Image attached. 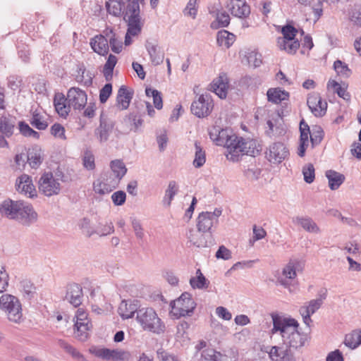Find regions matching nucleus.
Returning a JSON list of instances; mask_svg holds the SVG:
<instances>
[{
  "label": "nucleus",
  "mask_w": 361,
  "mask_h": 361,
  "mask_svg": "<svg viewBox=\"0 0 361 361\" xmlns=\"http://www.w3.org/2000/svg\"><path fill=\"white\" fill-rule=\"evenodd\" d=\"M209 135L216 145L226 148V158L233 162L238 161L244 155L255 157L259 154L254 140L238 137L231 129H220L219 127L214 126L209 130Z\"/></svg>",
  "instance_id": "nucleus-1"
},
{
  "label": "nucleus",
  "mask_w": 361,
  "mask_h": 361,
  "mask_svg": "<svg viewBox=\"0 0 361 361\" xmlns=\"http://www.w3.org/2000/svg\"><path fill=\"white\" fill-rule=\"evenodd\" d=\"M271 316L273 322L271 334L280 332L283 344L289 349L291 348L297 349L304 345L305 336L298 331L299 324L295 319L284 318L276 313H272Z\"/></svg>",
  "instance_id": "nucleus-2"
},
{
  "label": "nucleus",
  "mask_w": 361,
  "mask_h": 361,
  "mask_svg": "<svg viewBox=\"0 0 361 361\" xmlns=\"http://www.w3.org/2000/svg\"><path fill=\"white\" fill-rule=\"evenodd\" d=\"M136 320L145 331L160 334L165 330V325L152 307H142L138 310Z\"/></svg>",
  "instance_id": "nucleus-3"
},
{
  "label": "nucleus",
  "mask_w": 361,
  "mask_h": 361,
  "mask_svg": "<svg viewBox=\"0 0 361 361\" xmlns=\"http://www.w3.org/2000/svg\"><path fill=\"white\" fill-rule=\"evenodd\" d=\"M144 0H109L106 3V7L108 13L114 16L118 17L123 15L124 19L127 21L131 18L133 8L136 10L135 16H140V4H143Z\"/></svg>",
  "instance_id": "nucleus-4"
},
{
  "label": "nucleus",
  "mask_w": 361,
  "mask_h": 361,
  "mask_svg": "<svg viewBox=\"0 0 361 361\" xmlns=\"http://www.w3.org/2000/svg\"><path fill=\"white\" fill-rule=\"evenodd\" d=\"M0 310L11 322L20 324L23 320L21 303L13 295L3 294L0 297Z\"/></svg>",
  "instance_id": "nucleus-5"
},
{
  "label": "nucleus",
  "mask_w": 361,
  "mask_h": 361,
  "mask_svg": "<svg viewBox=\"0 0 361 361\" xmlns=\"http://www.w3.org/2000/svg\"><path fill=\"white\" fill-rule=\"evenodd\" d=\"M196 305L197 304L192 295L188 292H184L178 299L171 303V313L176 318L191 316Z\"/></svg>",
  "instance_id": "nucleus-6"
},
{
  "label": "nucleus",
  "mask_w": 361,
  "mask_h": 361,
  "mask_svg": "<svg viewBox=\"0 0 361 361\" xmlns=\"http://www.w3.org/2000/svg\"><path fill=\"white\" fill-rule=\"evenodd\" d=\"M214 108V102L209 93L202 94L197 100L193 101L190 106L192 114L198 118L207 117Z\"/></svg>",
  "instance_id": "nucleus-7"
},
{
  "label": "nucleus",
  "mask_w": 361,
  "mask_h": 361,
  "mask_svg": "<svg viewBox=\"0 0 361 361\" xmlns=\"http://www.w3.org/2000/svg\"><path fill=\"white\" fill-rule=\"evenodd\" d=\"M326 296L327 290L321 289L318 292V298L311 300L308 302V305L302 306L300 308V314L302 317L303 322L307 326H310V323L312 322L310 317L311 315L321 307Z\"/></svg>",
  "instance_id": "nucleus-8"
},
{
  "label": "nucleus",
  "mask_w": 361,
  "mask_h": 361,
  "mask_svg": "<svg viewBox=\"0 0 361 361\" xmlns=\"http://www.w3.org/2000/svg\"><path fill=\"white\" fill-rule=\"evenodd\" d=\"M18 209L13 219L18 223L28 227L37 222L38 214L30 204L21 201Z\"/></svg>",
  "instance_id": "nucleus-9"
},
{
  "label": "nucleus",
  "mask_w": 361,
  "mask_h": 361,
  "mask_svg": "<svg viewBox=\"0 0 361 361\" xmlns=\"http://www.w3.org/2000/svg\"><path fill=\"white\" fill-rule=\"evenodd\" d=\"M39 190L44 195L51 197L60 192L61 185L54 178L52 173H44L39 180Z\"/></svg>",
  "instance_id": "nucleus-10"
},
{
  "label": "nucleus",
  "mask_w": 361,
  "mask_h": 361,
  "mask_svg": "<svg viewBox=\"0 0 361 361\" xmlns=\"http://www.w3.org/2000/svg\"><path fill=\"white\" fill-rule=\"evenodd\" d=\"M289 156V149L281 142L271 144L268 151L266 152V157L269 161L273 164H280Z\"/></svg>",
  "instance_id": "nucleus-11"
},
{
  "label": "nucleus",
  "mask_w": 361,
  "mask_h": 361,
  "mask_svg": "<svg viewBox=\"0 0 361 361\" xmlns=\"http://www.w3.org/2000/svg\"><path fill=\"white\" fill-rule=\"evenodd\" d=\"M117 185V180L113 179L111 173H104L93 183V190L96 193L104 195L111 192Z\"/></svg>",
  "instance_id": "nucleus-12"
},
{
  "label": "nucleus",
  "mask_w": 361,
  "mask_h": 361,
  "mask_svg": "<svg viewBox=\"0 0 361 361\" xmlns=\"http://www.w3.org/2000/svg\"><path fill=\"white\" fill-rule=\"evenodd\" d=\"M68 103L75 110H81L87 104V94L79 87H71L67 93Z\"/></svg>",
  "instance_id": "nucleus-13"
},
{
  "label": "nucleus",
  "mask_w": 361,
  "mask_h": 361,
  "mask_svg": "<svg viewBox=\"0 0 361 361\" xmlns=\"http://www.w3.org/2000/svg\"><path fill=\"white\" fill-rule=\"evenodd\" d=\"M98 357L113 361H127L130 358V353L127 351L109 348H99L92 351Z\"/></svg>",
  "instance_id": "nucleus-14"
},
{
  "label": "nucleus",
  "mask_w": 361,
  "mask_h": 361,
  "mask_svg": "<svg viewBox=\"0 0 361 361\" xmlns=\"http://www.w3.org/2000/svg\"><path fill=\"white\" fill-rule=\"evenodd\" d=\"M128 11V12L130 13V9ZM135 11V8L132 9L131 12H133V13L131 14V18L127 20L128 30L124 41L126 46L131 44V36L139 35L142 30V23H141V17L136 16L135 14H134L136 12Z\"/></svg>",
  "instance_id": "nucleus-15"
},
{
  "label": "nucleus",
  "mask_w": 361,
  "mask_h": 361,
  "mask_svg": "<svg viewBox=\"0 0 361 361\" xmlns=\"http://www.w3.org/2000/svg\"><path fill=\"white\" fill-rule=\"evenodd\" d=\"M188 238L190 243L197 247H210L214 244V238L211 233H202L199 230L190 231Z\"/></svg>",
  "instance_id": "nucleus-16"
},
{
  "label": "nucleus",
  "mask_w": 361,
  "mask_h": 361,
  "mask_svg": "<svg viewBox=\"0 0 361 361\" xmlns=\"http://www.w3.org/2000/svg\"><path fill=\"white\" fill-rule=\"evenodd\" d=\"M307 104L311 112L317 117H322L326 112L327 103L322 101L319 93L314 92L310 94L307 99Z\"/></svg>",
  "instance_id": "nucleus-17"
},
{
  "label": "nucleus",
  "mask_w": 361,
  "mask_h": 361,
  "mask_svg": "<svg viewBox=\"0 0 361 361\" xmlns=\"http://www.w3.org/2000/svg\"><path fill=\"white\" fill-rule=\"evenodd\" d=\"M16 188L18 192L25 195H28L29 197L32 198L37 196V192L32 184V178L27 174H23L16 179Z\"/></svg>",
  "instance_id": "nucleus-18"
},
{
  "label": "nucleus",
  "mask_w": 361,
  "mask_h": 361,
  "mask_svg": "<svg viewBox=\"0 0 361 361\" xmlns=\"http://www.w3.org/2000/svg\"><path fill=\"white\" fill-rule=\"evenodd\" d=\"M83 297L82 289L78 283H70L66 287L65 300L73 307H79L82 303Z\"/></svg>",
  "instance_id": "nucleus-19"
},
{
  "label": "nucleus",
  "mask_w": 361,
  "mask_h": 361,
  "mask_svg": "<svg viewBox=\"0 0 361 361\" xmlns=\"http://www.w3.org/2000/svg\"><path fill=\"white\" fill-rule=\"evenodd\" d=\"M210 85L211 90L215 92L221 99L226 97L228 80L225 73H220L219 77L214 79Z\"/></svg>",
  "instance_id": "nucleus-20"
},
{
  "label": "nucleus",
  "mask_w": 361,
  "mask_h": 361,
  "mask_svg": "<svg viewBox=\"0 0 361 361\" xmlns=\"http://www.w3.org/2000/svg\"><path fill=\"white\" fill-rule=\"evenodd\" d=\"M269 355L273 361H295L293 352L286 346L271 347Z\"/></svg>",
  "instance_id": "nucleus-21"
},
{
  "label": "nucleus",
  "mask_w": 361,
  "mask_h": 361,
  "mask_svg": "<svg viewBox=\"0 0 361 361\" xmlns=\"http://www.w3.org/2000/svg\"><path fill=\"white\" fill-rule=\"evenodd\" d=\"M90 45L92 50L99 55L105 56L109 50L108 38L106 35H97L90 39Z\"/></svg>",
  "instance_id": "nucleus-22"
},
{
  "label": "nucleus",
  "mask_w": 361,
  "mask_h": 361,
  "mask_svg": "<svg viewBox=\"0 0 361 361\" xmlns=\"http://www.w3.org/2000/svg\"><path fill=\"white\" fill-rule=\"evenodd\" d=\"M113 128L114 123L101 115L99 126L95 129L94 134L100 142H106L108 140Z\"/></svg>",
  "instance_id": "nucleus-23"
},
{
  "label": "nucleus",
  "mask_w": 361,
  "mask_h": 361,
  "mask_svg": "<svg viewBox=\"0 0 361 361\" xmlns=\"http://www.w3.org/2000/svg\"><path fill=\"white\" fill-rule=\"evenodd\" d=\"M145 48L149 55L150 61L154 66H158L163 63L164 54L160 51L158 44L155 42L147 40Z\"/></svg>",
  "instance_id": "nucleus-24"
},
{
  "label": "nucleus",
  "mask_w": 361,
  "mask_h": 361,
  "mask_svg": "<svg viewBox=\"0 0 361 361\" xmlns=\"http://www.w3.org/2000/svg\"><path fill=\"white\" fill-rule=\"evenodd\" d=\"M20 202L21 201H13L11 199L5 200L0 205V214L2 216L13 220Z\"/></svg>",
  "instance_id": "nucleus-25"
},
{
  "label": "nucleus",
  "mask_w": 361,
  "mask_h": 361,
  "mask_svg": "<svg viewBox=\"0 0 361 361\" xmlns=\"http://www.w3.org/2000/svg\"><path fill=\"white\" fill-rule=\"evenodd\" d=\"M133 96V92L130 91L125 85H122L118 91L116 97V105L121 110H126L128 108Z\"/></svg>",
  "instance_id": "nucleus-26"
},
{
  "label": "nucleus",
  "mask_w": 361,
  "mask_h": 361,
  "mask_svg": "<svg viewBox=\"0 0 361 361\" xmlns=\"http://www.w3.org/2000/svg\"><path fill=\"white\" fill-rule=\"evenodd\" d=\"M67 99L62 93H56L54 99V105L61 117L66 118L71 111V105L66 104Z\"/></svg>",
  "instance_id": "nucleus-27"
},
{
  "label": "nucleus",
  "mask_w": 361,
  "mask_h": 361,
  "mask_svg": "<svg viewBox=\"0 0 361 361\" xmlns=\"http://www.w3.org/2000/svg\"><path fill=\"white\" fill-rule=\"evenodd\" d=\"M209 212H201L197 220V228L202 233H212V228L216 224L209 216Z\"/></svg>",
  "instance_id": "nucleus-28"
},
{
  "label": "nucleus",
  "mask_w": 361,
  "mask_h": 361,
  "mask_svg": "<svg viewBox=\"0 0 361 361\" xmlns=\"http://www.w3.org/2000/svg\"><path fill=\"white\" fill-rule=\"evenodd\" d=\"M16 125V118L10 115L2 116L0 118V132L9 137L13 134Z\"/></svg>",
  "instance_id": "nucleus-29"
},
{
  "label": "nucleus",
  "mask_w": 361,
  "mask_h": 361,
  "mask_svg": "<svg viewBox=\"0 0 361 361\" xmlns=\"http://www.w3.org/2000/svg\"><path fill=\"white\" fill-rule=\"evenodd\" d=\"M138 310L136 304L122 300L119 305L118 312L123 319H127L133 317Z\"/></svg>",
  "instance_id": "nucleus-30"
},
{
  "label": "nucleus",
  "mask_w": 361,
  "mask_h": 361,
  "mask_svg": "<svg viewBox=\"0 0 361 361\" xmlns=\"http://www.w3.org/2000/svg\"><path fill=\"white\" fill-rule=\"evenodd\" d=\"M293 223L300 225L309 233H318L320 232L319 226L310 217L296 216L293 219Z\"/></svg>",
  "instance_id": "nucleus-31"
},
{
  "label": "nucleus",
  "mask_w": 361,
  "mask_h": 361,
  "mask_svg": "<svg viewBox=\"0 0 361 361\" xmlns=\"http://www.w3.org/2000/svg\"><path fill=\"white\" fill-rule=\"evenodd\" d=\"M110 167L111 169V174L115 177L113 178L114 180H117V183L118 184L119 181L122 179V178L127 173V168L126 167L125 164L121 159H115L111 161Z\"/></svg>",
  "instance_id": "nucleus-32"
},
{
  "label": "nucleus",
  "mask_w": 361,
  "mask_h": 361,
  "mask_svg": "<svg viewBox=\"0 0 361 361\" xmlns=\"http://www.w3.org/2000/svg\"><path fill=\"white\" fill-rule=\"evenodd\" d=\"M227 7L231 14L238 18H247L250 13V6L245 2L240 6L239 4H233V1L231 0Z\"/></svg>",
  "instance_id": "nucleus-33"
},
{
  "label": "nucleus",
  "mask_w": 361,
  "mask_h": 361,
  "mask_svg": "<svg viewBox=\"0 0 361 361\" xmlns=\"http://www.w3.org/2000/svg\"><path fill=\"white\" fill-rule=\"evenodd\" d=\"M267 95L268 101L274 104H279L283 101L288 100L289 97V93L280 88L269 89Z\"/></svg>",
  "instance_id": "nucleus-34"
},
{
  "label": "nucleus",
  "mask_w": 361,
  "mask_h": 361,
  "mask_svg": "<svg viewBox=\"0 0 361 361\" xmlns=\"http://www.w3.org/2000/svg\"><path fill=\"white\" fill-rule=\"evenodd\" d=\"M326 176L329 180V186L332 190H337L345 179L343 174L334 170L327 171Z\"/></svg>",
  "instance_id": "nucleus-35"
},
{
  "label": "nucleus",
  "mask_w": 361,
  "mask_h": 361,
  "mask_svg": "<svg viewBox=\"0 0 361 361\" xmlns=\"http://www.w3.org/2000/svg\"><path fill=\"white\" fill-rule=\"evenodd\" d=\"M235 36L226 30H221L217 32L216 42L219 46H224L229 48L235 42Z\"/></svg>",
  "instance_id": "nucleus-36"
},
{
  "label": "nucleus",
  "mask_w": 361,
  "mask_h": 361,
  "mask_svg": "<svg viewBox=\"0 0 361 361\" xmlns=\"http://www.w3.org/2000/svg\"><path fill=\"white\" fill-rule=\"evenodd\" d=\"M179 190L178 185L175 180H171L169 183L168 187L165 190V194L163 197V204L166 207H170L171 202L175 195L178 193Z\"/></svg>",
  "instance_id": "nucleus-37"
},
{
  "label": "nucleus",
  "mask_w": 361,
  "mask_h": 361,
  "mask_svg": "<svg viewBox=\"0 0 361 361\" xmlns=\"http://www.w3.org/2000/svg\"><path fill=\"white\" fill-rule=\"evenodd\" d=\"M77 72L78 74L75 76V80L78 82L86 87H90L92 85L93 75L90 71H87L83 65L78 68Z\"/></svg>",
  "instance_id": "nucleus-38"
},
{
  "label": "nucleus",
  "mask_w": 361,
  "mask_h": 361,
  "mask_svg": "<svg viewBox=\"0 0 361 361\" xmlns=\"http://www.w3.org/2000/svg\"><path fill=\"white\" fill-rule=\"evenodd\" d=\"M104 32L108 38L109 45L111 47V51L116 54H119L123 49L121 40L118 39L116 33L112 30H106Z\"/></svg>",
  "instance_id": "nucleus-39"
},
{
  "label": "nucleus",
  "mask_w": 361,
  "mask_h": 361,
  "mask_svg": "<svg viewBox=\"0 0 361 361\" xmlns=\"http://www.w3.org/2000/svg\"><path fill=\"white\" fill-rule=\"evenodd\" d=\"M344 343L351 349H355L361 344V329L353 331L345 337Z\"/></svg>",
  "instance_id": "nucleus-40"
},
{
  "label": "nucleus",
  "mask_w": 361,
  "mask_h": 361,
  "mask_svg": "<svg viewBox=\"0 0 361 361\" xmlns=\"http://www.w3.org/2000/svg\"><path fill=\"white\" fill-rule=\"evenodd\" d=\"M224 355L212 348L204 349L201 351L198 361H224Z\"/></svg>",
  "instance_id": "nucleus-41"
},
{
  "label": "nucleus",
  "mask_w": 361,
  "mask_h": 361,
  "mask_svg": "<svg viewBox=\"0 0 361 361\" xmlns=\"http://www.w3.org/2000/svg\"><path fill=\"white\" fill-rule=\"evenodd\" d=\"M27 159V163L32 169H36L39 168L43 161L41 150L38 149H32V151L28 152Z\"/></svg>",
  "instance_id": "nucleus-42"
},
{
  "label": "nucleus",
  "mask_w": 361,
  "mask_h": 361,
  "mask_svg": "<svg viewBox=\"0 0 361 361\" xmlns=\"http://www.w3.org/2000/svg\"><path fill=\"white\" fill-rule=\"evenodd\" d=\"M195 159L193 161V165L195 168H200L202 166L206 161V154L203 149L200 143L197 141L195 142Z\"/></svg>",
  "instance_id": "nucleus-43"
},
{
  "label": "nucleus",
  "mask_w": 361,
  "mask_h": 361,
  "mask_svg": "<svg viewBox=\"0 0 361 361\" xmlns=\"http://www.w3.org/2000/svg\"><path fill=\"white\" fill-rule=\"evenodd\" d=\"M75 336L79 341H85L87 340L89 336V331L90 330L92 325L91 324H81V323H75Z\"/></svg>",
  "instance_id": "nucleus-44"
},
{
  "label": "nucleus",
  "mask_w": 361,
  "mask_h": 361,
  "mask_svg": "<svg viewBox=\"0 0 361 361\" xmlns=\"http://www.w3.org/2000/svg\"><path fill=\"white\" fill-rule=\"evenodd\" d=\"M298 32V30L295 27L290 25H286L281 29V33L283 34V37H279L277 40V43H283L287 40H293L295 39V37Z\"/></svg>",
  "instance_id": "nucleus-45"
},
{
  "label": "nucleus",
  "mask_w": 361,
  "mask_h": 361,
  "mask_svg": "<svg viewBox=\"0 0 361 361\" xmlns=\"http://www.w3.org/2000/svg\"><path fill=\"white\" fill-rule=\"evenodd\" d=\"M229 23V15L226 11H223L216 16V21L212 22L210 26L212 29H218L219 27H228Z\"/></svg>",
  "instance_id": "nucleus-46"
},
{
  "label": "nucleus",
  "mask_w": 361,
  "mask_h": 361,
  "mask_svg": "<svg viewBox=\"0 0 361 361\" xmlns=\"http://www.w3.org/2000/svg\"><path fill=\"white\" fill-rule=\"evenodd\" d=\"M60 345L76 361H87L82 354H81L76 348L66 341H60Z\"/></svg>",
  "instance_id": "nucleus-47"
},
{
  "label": "nucleus",
  "mask_w": 361,
  "mask_h": 361,
  "mask_svg": "<svg viewBox=\"0 0 361 361\" xmlns=\"http://www.w3.org/2000/svg\"><path fill=\"white\" fill-rule=\"evenodd\" d=\"M130 224L135 237L137 240H142L145 238V233L142 224L138 219L134 216L130 218Z\"/></svg>",
  "instance_id": "nucleus-48"
},
{
  "label": "nucleus",
  "mask_w": 361,
  "mask_h": 361,
  "mask_svg": "<svg viewBox=\"0 0 361 361\" xmlns=\"http://www.w3.org/2000/svg\"><path fill=\"white\" fill-rule=\"evenodd\" d=\"M20 288L24 297L30 299L35 294V286L29 280L25 279L20 281Z\"/></svg>",
  "instance_id": "nucleus-49"
},
{
  "label": "nucleus",
  "mask_w": 361,
  "mask_h": 361,
  "mask_svg": "<svg viewBox=\"0 0 361 361\" xmlns=\"http://www.w3.org/2000/svg\"><path fill=\"white\" fill-rule=\"evenodd\" d=\"M324 137V130L320 126H315L310 131V141L312 147L318 145Z\"/></svg>",
  "instance_id": "nucleus-50"
},
{
  "label": "nucleus",
  "mask_w": 361,
  "mask_h": 361,
  "mask_svg": "<svg viewBox=\"0 0 361 361\" xmlns=\"http://www.w3.org/2000/svg\"><path fill=\"white\" fill-rule=\"evenodd\" d=\"M281 49L285 50L288 54H295L300 47V42L298 39L287 40L283 43H278Z\"/></svg>",
  "instance_id": "nucleus-51"
},
{
  "label": "nucleus",
  "mask_w": 361,
  "mask_h": 361,
  "mask_svg": "<svg viewBox=\"0 0 361 361\" xmlns=\"http://www.w3.org/2000/svg\"><path fill=\"white\" fill-rule=\"evenodd\" d=\"M328 86H331L334 88V92L337 93V94L343 98L345 100H349L350 98V94L346 91V88L342 87L338 82L335 80L329 81L328 83Z\"/></svg>",
  "instance_id": "nucleus-52"
},
{
  "label": "nucleus",
  "mask_w": 361,
  "mask_h": 361,
  "mask_svg": "<svg viewBox=\"0 0 361 361\" xmlns=\"http://www.w3.org/2000/svg\"><path fill=\"white\" fill-rule=\"evenodd\" d=\"M190 284L193 288L203 289L208 287L209 281L203 274L190 279Z\"/></svg>",
  "instance_id": "nucleus-53"
},
{
  "label": "nucleus",
  "mask_w": 361,
  "mask_h": 361,
  "mask_svg": "<svg viewBox=\"0 0 361 361\" xmlns=\"http://www.w3.org/2000/svg\"><path fill=\"white\" fill-rule=\"evenodd\" d=\"M334 68L336 72L342 76L349 77L351 74V71L348 65L341 60H336L334 63Z\"/></svg>",
  "instance_id": "nucleus-54"
},
{
  "label": "nucleus",
  "mask_w": 361,
  "mask_h": 361,
  "mask_svg": "<svg viewBox=\"0 0 361 361\" xmlns=\"http://www.w3.org/2000/svg\"><path fill=\"white\" fill-rule=\"evenodd\" d=\"M19 130L22 135L26 137H33L35 138L39 137V133L32 128L24 121L19 122Z\"/></svg>",
  "instance_id": "nucleus-55"
},
{
  "label": "nucleus",
  "mask_w": 361,
  "mask_h": 361,
  "mask_svg": "<svg viewBox=\"0 0 361 361\" xmlns=\"http://www.w3.org/2000/svg\"><path fill=\"white\" fill-rule=\"evenodd\" d=\"M302 174L304 176V180L307 183H312L315 177L314 167L312 164H308L303 166Z\"/></svg>",
  "instance_id": "nucleus-56"
},
{
  "label": "nucleus",
  "mask_w": 361,
  "mask_h": 361,
  "mask_svg": "<svg viewBox=\"0 0 361 361\" xmlns=\"http://www.w3.org/2000/svg\"><path fill=\"white\" fill-rule=\"evenodd\" d=\"M197 0H189L186 7L183 10V13L185 16H190L192 19H195L197 14Z\"/></svg>",
  "instance_id": "nucleus-57"
},
{
  "label": "nucleus",
  "mask_w": 361,
  "mask_h": 361,
  "mask_svg": "<svg viewBox=\"0 0 361 361\" xmlns=\"http://www.w3.org/2000/svg\"><path fill=\"white\" fill-rule=\"evenodd\" d=\"M300 142L308 143L309 135L310 136V130L309 126L302 120L300 123Z\"/></svg>",
  "instance_id": "nucleus-58"
},
{
  "label": "nucleus",
  "mask_w": 361,
  "mask_h": 361,
  "mask_svg": "<svg viewBox=\"0 0 361 361\" xmlns=\"http://www.w3.org/2000/svg\"><path fill=\"white\" fill-rule=\"evenodd\" d=\"M83 166L87 170H93L95 168L94 157L90 151H85L82 158Z\"/></svg>",
  "instance_id": "nucleus-59"
},
{
  "label": "nucleus",
  "mask_w": 361,
  "mask_h": 361,
  "mask_svg": "<svg viewBox=\"0 0 361 361\" xmlns=\"http://www.w3.org/2000/svg\"><path fill=\"white\" fill-rule=\"evenodd\" d=\"M247 62L255 68L260 66L262 63V55L255 51H250L247 55Z\"/></svg>",
  "instance_id": "nucleus-60"
},
{
  "label": "nucleus",
  "mask_w": 361,
  "mask_h": 361,
  "mask_svg": "<svg viewBox=\"0 0 361 361\" xmlns=\"http://www.w3.org/2000/svg\"><path fill=\"white\" fill-rule=\"evenodd\" d=\"M30 124L39 130H45L48 126L47 121H42L41 116L38 114H34L32 115Z\"/></svg>",
  "instance_id": "nucleus-61"
},
{
  "label": "nucleus",
  "mask_w": 361,
  "mask_h": 361,
  "mask_svg": "<svg viewBox=\"0 0 361 361\" xmlns=\"http://www.w3.org/2000/svg\"><path fill=\"white\" fill-rule=\"evenodd\" d=\"M262 170L256 166L248 168L244 171V175L250 180H257L261 176Z\"/></svg>",
  "instance_id": "nucleus-62"
},
{
  "label": "nucleus",
  "mask_w": 361,
  "mask_h": 361,
  "mask_svg": "<svg viewBox=\"0 0 361 361\" xmlns=\"http://www.w3.org/2000/svg\"><path fill=\"white\" fill-rule=\"evenodd\" d=\"M350 20L355 25L361 26V5L354 7L350 13Z\"/></svg>",
  "instance_id": "nucleus-63"
},
{
  "label": "nucleus",
  "mask_w": 361,
  "mask_h": 361,
  "mask_svg": "<svg viewBox=\"0 0 361 361\" xmlns=\"http://www.w3.org/2000/svg\"><path fill=\"white\" fill-rule=\"evenodd\" d=\"M157 355L160 361H180L176 356L169 354L161 348L157 350Z\"/></svg>",
  "instance_id": "nucleus-64"
}]
</instances>
